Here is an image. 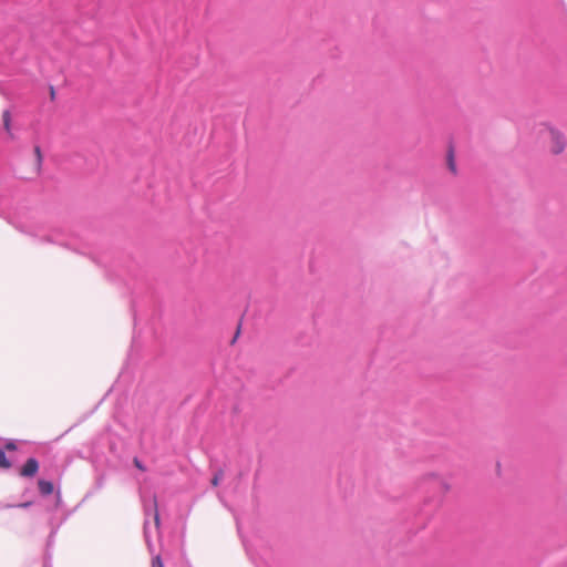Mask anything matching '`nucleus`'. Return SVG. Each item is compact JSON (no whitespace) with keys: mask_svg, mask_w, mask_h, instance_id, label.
I'll use <instances>...</instances> for the list:
<instances>
[{"mask_svg":"<svg viewBox=\"0 0 567 567\" xmlns=\"http://www.w3.org/2000/svg\"><path fill=\"white\" fill-rule=\"evenodd\" d=\"M550 151L553 154H560L566 146L564 136L555 130H550Z\"/></svg>","mask_w":567,"mask_h":567,"instance_id":"1","label":"nucleus"},{"mask_svg":"<svg viewBox=\"0 0 567 567\" xmlns=\"http://www.w3.org/2000/svg\"><path fill=\"white\" fill-rule=\"evenodd\" d=\"M39 471V462L31 457L28 458L20 470V475L23 477H33Z\"/></svg>","mask_w":567,"mask_h":567,"instance_id":"2","label":"nucleus"},{"mask_svg":"<svg viewBox=\"0 0 567 567\" xmlns=\"http://www.w3.org/2000/svg\"><path fill=\"white\" fill-rule=\"evenodd\" d=\"M425 478L437 483L443 492H449L451 489V484L449 483V481L435 473L427 474Z\"/></svg>","mask_w":567,"mask_h":567,"instance_id":"3","label":"nucleus"},{"mask_svg":"<svg viewBox=\"0 0 567 567\" xmlns=\"http://www.w3.org/2000/svg\"><path fill=\"white\" fill-rule=\"evenodd\" d=\"M38 487H39V491L42 495H51L53 493V484L49 481H45V480H40L38 482Z\"/></svg>","mask_w":567,"mask_h":567,"instance_id":"4","label":"nucleus"},{"mask_svg":"<svg viewBox=\"0 0 567 567\" xmlns=\"http://www.w3.org/2000/svg\"><path fill=\"white\" fill-rule=\"evenodd\" d=\"M2 121H3V126H4V130L11 134V114L9 111H4L2 113Z\"/></svg>","mask_w":567,"mask_h":567,"instance_id":"5","label":"nucleus"},{"mask_svg":"<svg viewBox=\"0 0 567 567\" xmlns=\"http://www.w3.org/2000/svg\"><path fill=\"white\" fill-rule=\"evenodd\" d=\"M447 166L453 174H456V165L454 159V153L452 150H450L447 154Z\"/></svg>","mask_w":567,"mask_h":567,"instance_id":"6","label":"nucleus"},{"mask_svg":"<svg viewBox=\"0 0 567 567\" xmlns=\"http://www.w3.org/2000/svg\"><path fill=\"white\" fill-rule=\"evenodd\" d=\"M0 467L6 470L11 467V463L7 458L3 450H0Z\"/></svg>","mask_w":567,"mask_h":567,"instance_id":"7","label":"nucleus"},{"mask_svg":"<svg viewBox=\"0 0 567 567\" xmlns=\"http://www.w3.org/2000/svg\"><path fill=\"white\" fill-rule=\"evenodd\" d=\"M223 477H224V471H223V470H218V471L214 474V476H213V478H212V482H210V483H212V485H213L214 487H217V486L219 485L220 481L223 480Z\"/></svg>","mask_w":567,"mask_h":567,"instance_id":"8","label":"nucleus"},{"mask_svg":"<svg viewBox=\"0 0 567 567\" xmlns=\"http://www.w3.org/2000/svg\"><path fill=\"white\" fill-rule=\"evenodd\" d=\"M34 154H35V157L38 161V165L41 166L43 157H42L41 148L39 146L34 147Z\"/></svg>","mask_w":567,"mask_h":567,"instance_id":"9","label":"nucleus"},{"mask_svg":"<svg viewBox=\"0 0 567 567\" xmlns=\"http://www.w3.org/2000/svg\"><path fill=\"white\" fill-rule=\"evenodd\" d=\"M152 567H164L163 563L158 556L153 559Z\"/></svg>","mask_w":567,"mask_h":567,"instance_id":"10","label":"nucleus"},{"mask_svg":"<svg viewBox=\"0 0 567 567\" xmlns=\"http://www.w3.org/2000/svg\"><path fill=\"white\" fill-rule=\"evenodd\" d=\"M133 463H134V465H135L140 471H143V472H144V471L146 470V468H145V466L140 462V460H138V458H136V457H135V458L133 460Z\"/></svg>","mask_w":567,"mask_h":567,"instance_id":"11","label":"nucleus"},{"mask_svg":"<svg viewBox=\"0 0 567 567\" xmlns=\"http://www.w3.org/2000/svg\"><path fill=\"white\" fill-rule=\"evenodd\" d=\"M6 450H8V451H14V450H17V445H16V443H13V442H8V443L6 444Z\"/></svg>","mask_w":567,"mask_h":567,"instance_id":"12","label":"nucleus"},{"mask_svg":"<svg viewBox=\"0 0 567 567\" xmlns=\"http://www.w3.org/2000/svg\"><path fill=\"white\" fill-rule=\"evenodd\" d=\"M29 505H30V503H24V504H21L20 506H22V507H27V506H29Z\"/></svg>","mask_w":567,"mask_h":567,"instance_id":"13","label":"nucleus"},{"mask_svg":"<svg viewBox=\"0 0 567 567\" xmlns=\"http://www.w3.org/2000/svg\"><path fill=\"white\" fill-rule=\"evenodd\" d=\"M158 520H159L158 515H156V516H155V522H156V524H158Z\"/></svg>","mask_w":567,"mask_h":567,"instance_id":"14","label":"nucleus"}]
</instances>
